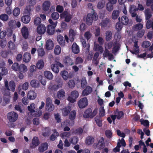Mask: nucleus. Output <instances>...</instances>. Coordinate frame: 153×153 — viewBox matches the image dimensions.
Returning <instances> with one entry per match:
<instances>
[{
	"mask_svg": "<svg viewBox=\"0 0 153 153\" xmlns=\"http://www.w3.org/2000/svg\"><path fill=\"white\" fill-rule=\"evenodd\" d=\"M97 19V14L92 10L91 13H89L87 14L86 22L88 25H90L92 24L93 20H96Z\"/></svg>",
	"mask_w": 153,
	"mask_h": 153,
	"instance_id": "nucleus-1",
	"label": "nucleus"
},
{
	"mask_svg": "<svg viewBox=\"0 0 153 153\" xmlns=\"http://www.w3.org/2000/svg\"><path fill=\"white\" fill-rule=\"evenodd\" d=\"M79 96V93L76 91H74L71 93L69 95L67 100L71 103H74L76 101V99Z\"/></svg>",
	"mask_w": 153,
	"mask_h": 153,
	"instance_id": "nucleus-2",
	"label": "nucleus"
},
{
	"mask_svg": "<svg viewBox=\"0 0 153 153\" xmlns=\"http://www.w3.org/2000/svg\"><path fill=\"white\" fill-rule=\"evenodd\" d=\"M4 85L7 89L3 90L2 91H13L15 87V84L14 82L11 81L9 82L7 80L4 81Z\"/></svg>",
	"mask_w": 153,
	"mask_h": 153,
	"instance_id": "nucleus-3",
	"label": "nucleus"
},
{
	"mask_svg": "<svg viewBox=\"0 0 153 153\" xmlns=\"http://www.w3.org/2000/svg\"><path fill=\"white\" fill-rule=\"evenodd\" d=\"M97 113V110L95 109L92 112V110L91 109H87L84 112L83 117L85 118H93L95 116Z\"/></svg>",
	"mask_w": 153,
	"mask_h": 153,
	"instance_id": "nucleus-4",
	"label": "nucleus"
},
{
	"mask_svg": "<svg viewBox=\"0 0 153 153\" xmlns=\"http://www.w3.org/2000/svg\"><path fill=\"white\" fill-rule=\"evenodd\" d=\"M18 115L14 111L10 112L7 115V119L11 123L16 121L18 119Z\"/></svg>",
	"mask_w": 153,
	"mask_h": 153,
	"instance_id": "nucleus-5",
	"label": "nucleus"
},
{
	"mask_svg": "<svg viewBox=\"0 0 153 153\" xmlns=\"http://www.w3.org/2000/svg\"><path fill=\"white\" fill-rule=\"evenodd\" d=\"M77 104L78 106L80 108H85L88 105V100L86 97L82 98L78 101Z\"/></svg>",
	"mask_w": 153,
	"mask_h": 153,
	"instance_id": "nucleus-6",
	"label": "nucleus"
},
{
	"mask_svg": "<svg viewBox=\"0 0 153 153\" xmlns=\"http://www.w3.org/2000/svg\"><path fill=\"white\" fill-rule=\"evenodd\" d=\"M126 145V143L124 139L122 138L121 140H119L117 146L113 149V151L115 152H118L120 151V149L121 146H125Z\"/></svg>",
	"mask_w": 153,
	"mask_h": 153,
	"instance_id": "nucleus-7",
	"label": "nucleus"
},
{
	"mask_svg": "<svg viewBox=\"0 0 153 153\" xmlns=\"http://www.w3.org/2000/svg\"><path fill=\"white\" fill-rule=\"evenodd\" d=\"M60 17L61 18L65 19L66 22H69L72 18V16L69 12L65 11L60 14Z\"/></svg>",
	"mask_w": 153,
	"mask_h": 153,
	"instance_id": "nucleus-8",
	"label": "nucleus"
},
{
	"mask_svg": "<svg viewBox=\"0 0 153 153\" xmlns=\"http://www.w3.org/2000/svg\"><path fill=\"white\" fill-rule=\"evenodd\" d=\"M16 36L14 34L12 35V39L13 42H12L11 40H10L8 42L7 46L8 48L11 50H14L16 48V46L14 44L16 41Z\"/></svg>",
	"mask_w": 153,
	"mask_h": 153,
	"instance_id": "nucleus-9",
	"label": "nucleus"
},
{
	"mask_svg": "<svg viewBox=\"0 0 153 153\" xmlns=\"http://www.w3.org/2000/svg\"><path fill=\"white\" fill-rule=\"evenodd\" d=\"M30 14L25 13L23 12V15L21 18V21L25 24L28 23L30 20Z\"/></svg>",
	"mask_w": 153,
	"mask_h": 153,
	"instance_id": "nucleus-10",
	"label": "nucleus"
},
{
	"mask_svg": "<svg viewBox=\"0 0 153 153\" xmlns=\"http://www.w3.org/2000/svg\"><path fill=\"white\" fill-rule=\"evenodd\" d=\"M98 143L96 145V148L98 149H101L103 148L105 146L104 140L102 137H99L98 139Z\"/></svg>",
	"mask_w": 153,
	"mask_h": 153,
	"instance_id": "nucleus-11",
	"label": "nucleus"
},
{
	"mask_svg": "<svg viewBox=\"0 0 153 153\" xmlns=\"http://www.w3.org/2000/svg\"><path fill=\"white\" fill-rule=\"evenodd\" d=\"M46 30L45 26L44 25L41 24L38 25L36 29L37 33L39 34H43Z\"/></svg>",
	"mask_w": 153,
	"mask_h": 153,
	"instance_id": "nucleus-12",
	"label": "nucleus"
},
{
	"mask_svg": "<svg viewBox=\"0 0 153 153\" xmlns=\"http://www.w3.org/2000/svg\"><path fill=\"white\" fill-rule=\"evenodd\" d=\"M51 5V3L49 1H44L42 4V10L46 11L48 10Z\"/></svg>",
	"mask_w": 153,
	"mask_h": 153,
	"instance_id": "nucleus-13",
	"label": "nucleus"
},
{
	"mask_svg": "<svg viewBox=\"0 0 153 153\" xmlns=\"http://www.w3.org/2000/svg\"><path fill=\"white\" fill-rule=\"evenodd\" d=\"M92 91V88L89 86H87L82 91V94L83 96H86L90 94Z\"/></svg>",
	"mask_w": 153,
	"mask_h": 153,
	"instance_id": "nucleus-14",
	"label": "nucleus"
},
{
	"mask_svg": "<svg viewBox=\"0 0 153 153\" xmlns=\"http://www.w3.org/2000/svg\"><path fill=\"white\" fill-rule=\"evenodd\" d=\"M76 34L77 32L76 30L72 29H70L69 33V37L71 42H73V41L74 37Z\"/></svg>",
	"mask_w": 153,
	"mask_h": 153,
	"instance_id": "nucleus-15",
	"label": "nucleus"
},
{
	"mask_svg": "<svg viewBox=\"0 0 153 153\" xmlns=\"http://www.w3.org/2000/svg\"><path fill=\"white\" fill-rule=\"evenodd\" d=\"M40 44L41 45H39V48L37 49V52L38 53V56H39L42 57L45 55V52L43 48L41 47V46L43 45V43L41 42H40Z\"/></svg>",
	"mask_w": 153,
	"mask_h": 153,
	"instance_id": "nucleus-16",
	"label": "nucleus"
},
{
	"mask_svg": "<svg viewBox=\"0 0 153 153\" xmlns=\"http://www.w3.org/2000/svg\"><path fill=\"white\" fill-rule=\"evenodd\" d=\"M54 44L52 41L48 39L46 42L45 45L46 49L48 50H52L53 48Z\"/></svg>",
	"mask_w": 153,
	"mask_h": 153,
	"instance_id": "nucleus-17",
	"label": "nucleus"
},
{
	"mask_svg": "<svg viewBox=\"0 0 153 153\" xmlns=\"http://www.w3.org/2000/svg\"><path fill=\"white\" fill-rule=\"evenodd\" d=\"M39 142L38 138L36 137H34L30 144V147L32 148H34L37 146L39 144Z\"/></svg>",
	"mask_w": 153,
	"mask_h": 153,
	"instance_id": "nucleus-18",
	"label": "nucleus"
},
{
	"mask_svg": "<svg viewBox=\"0 0 153 153\" xmlns=\"http://www.w3.org/2000/svg\"><path fill=\"white\" fill-rule=\"evenodd\" d=\"M4 94V100L7 103H8L10 101V93L8 91H2Z\"/></svg>",
	"mask_w": 153,
	"mask_h": 153,
	"instance_id": "nucleus-19",
	"label": "nucleus"
},
{
	"mask_svg": "<svg viewBox=\"0 0 153 153\" xmlns=\"http://www.w3.org/2000/svg\"><path fill=\"white\" fill-rule=\"evenodd\" d=\"M71 110V107L70 106H67L62 110V114L64 116H67L69 114Z\"/></svg>",
	"mask_w": 153,
	"mask_h": 153,
	"instance_id": "nucleus-20",
	"label": "nucleus"
},
{
	"mask_svg": "<svg viewBox=\"0 0 153 153\" xmlns=\"http://www.w3.org/2000/svg\"><path fill=\"white\" fill-rule=\"evenodd\" d=\"M57 98L60 100L64 99L65 97V91L62 89L59 90L57 92Z\"/></svg>",
	"mask_w": 153,
	"mask_h": 153,
	"instance_id": "nucleus-21",
	"label": "nucleus"
},
{
	"mask_svg": "<svg viewBox=\"0 0 153 153\" xmlns=\"http://www.w3.org/2000/svg\"><path fill=\"white\" fill-rule=\"evenodd\" d=\"M21 32L24 38L25 39H27L29 35L28 28L26 27H23L22 29Z\"/></svg>",
	"mask_w": 153,
	"mask_h": 153,
	"instance_id": "nucleus-22",
	"label": "nucleus"
},
{
	"mask_svg": "<svg viewBox=\"0 0 153 153\" xmlns=\"http://www.w3.org/2000/svg\"><path fill=\"white\" fill-rule=\"evenodd\" d=\"M36 94L34 91L31 90L28 92L27 97L30 100H34L36 98Z\"/></svg>",
	"mask_w": 153,
	"mask_h": 153,
	"instance_id": "nucleus-23",
	"label": "nucleus"
},
{
	"mask_svg": "<svg viewBox=\"0 0 153 153\" xmlns=\"http://www.w3.org/2000/svg\"><path fill=\"white\" fill-rule=\"evenodd\" d=\"M57 40L59 43L62 46H64L65 45L64 39L62 36L59 35L57 36Z\"/></svg>",
	"mask_w": 153,
	"mask_h": 153,
	"instance_id": "nucleus-24",
	"label": "nucleus"
},
{
	"mask_svg": "<svg viewBox=\"0 0 153 153\" xmlns=\"http://www.w3.org/2000/svg\"><path fill=\"white\" fill-rule=\"evenodd\" d=\"M28 70L27 67L25 64H22L19 65V73H25Z\"/></svg>",
	"mask_w": 153,
	"mask_h": 153,
	"instance_id": "nucleus-25",
	"label": "nucleus"
},
{
	"mask_svg": "<svg viewBox=\"0 0 153 153\" xmlns=\"http://www.w3.org/2000/svg\"><path fill=\"white\" fill-rule=\"evenodd\" d=\"M137 8H136V7L134 5H131L130 7L129 12L131 14L132 17H134L136 15L135 12L137 11Z\"/></svg>",
	"mask_w": 153,
	"mask_h": 153,
	"instance_id": "nucleus-26",
	"label": "nucleus"
},
{
	"mask_svg": "<svg viewBox=\"0 0 153 153\" xmlns=\"http://www.w3.org/2000/svg\"><path fill=\"white\" fill-rule=\"evenodd\" d=\"M45 62L42 59L39 60L36 62V67L39 69H42L44 67Z\"/></svg>",
	"mask_w": 153,
	"mask_h": 153,
	"instance_id": "nucleus-27",
	"label": "nucleus"
},
{
	"mask_svg": "<svg viewBox=\"0 0 153 153\" xmlns=\"http://www.w3.org/2000/svg\"><path fill=\"white\" fill-rule=\"evenodd\" d=\"M60 74L65 80H67L68 78H70L68 73L66 71H62L61 72Z\"/></svg>",
	"mask_w": 153,
	"mask_h": 153,
	"instance_id": "nucleus-28",
	"label": "nucleus"
},
{
	"mask_svg": "<svg viewBox=\"0 0 153 153\" xmlns=\"http://www.w3.org/2000/svg\"><path fill=\"white\" fill-rule=\"evenodd\" d=\"M72 51L75 54H77L79 52V49L78 45L75 43H74L72 45Z\"/></svg>",
	"mask_w": 153,
	"mask_h": 153,
	"instance_id": "nucleus-29",
	"label": "nucleus"
},
{
	"mask_svg": "<svg viewBox=\"0 0 153 153\" xmlns=\"http://www.w3.org/2000/svg\"><path fill=\"white\" fill-rule=\"evenodd\" d=\"M48 147V145L47 143L42 144L39 148V150L41 152H43L46 150Z\"/></svg>",
	"mask_w": 153,
	"mask_h": 153,
	"instance_id": "nucleus-30",
	"label": "nucleus"
},
{
	"mask_svg": "<svg viewBox=\"0 0 153 153\" xmlns=\"http://www.w3.org/2000/svg\"><path fill=\"white\" fill-rule=\"evenodd\" d=\"M30 86L34 88H38L39 87L40 84L36 80L33 79L30 83Z\"/></svg>",
	"mask_w": 153,
	"mask_h": 153,
	"instance_id": "nucleus-31",
	"label": "nucleus"
},
{
	"mask_svg": "<svg viewBox=\"0 0 153 153\" xmlns=\"http://www.w3.org/2000/svg\"><path fill=\"white\" fill-rule=\"evenodd\" d=\"M130 52L133 54H137L139 52V47L137 45V42H134V44L133 47V50L131 51Z\"/></svg>",
	"mask_w": 153,
	"mask_h": 153,
	"instance_id": "nucleus-32",
	"label": "nucleus"
},
{
	"mask_svg": "<svg viewBox=\"0 0 153 153\" xmlns=\"http://www.w3.org/2000/svg\"><path fill=\"white\" fill-rule=\"evenodd\" d=\"M48 88L49 90L51 91H56L58 89L56 85L53 84L51 82L48 85Z\"/></svg>",
	"mask_w": 153,
	"mask_h": 153,
	"instance_id": "nucleus-33",
	"label": "nucleus"
},
{
	"mask_svg": "<svg viewBox=\"0 0 153 153\" xmlns=\"http://www.w3.org/2000/svg\"><path fill=\"white\" fill-rule=\"evenodd\" d=\"M65 120L64 122L62 123V126L63 127L65 126L69 125L70 126H73L74 124V120Z\"/></svg>",
	"mask_w": 153,
	"mask_h": 153,
	"instance_id": "nucleus-34",
	"label": "nucleus"
},
{
	"mask_svg": "<svg viewBox=\"0 0 153 153\" xmlns=\"http://www.w3.org/2000/svg\"><path fill=\"white\" fill-rule=\"evenodd\" d=\"M120 11L119 10H114L111 15V18L113 19H117L120 15Z\"/></svg>",
	"mask_w": 153,
	"mask_h": 153,
	"instance_id": "nucleus-35",
	"label": "nucleus"
},
{
	"mask_svg": "<svg viewBox=\"0 0 153 153\" xmlns=\"http://www.w3.org/2000/svg\"><path fill=\"white\" fill-rule=\"evenodd\" d=\"M30 58V53H26L24 55L23 59L24 62L27 63L29 62Z\"/></svg>",
	"mask_w": 153,
	"mask_h": 153,
	"instance_id": "nucleus-36",
	"label": "nucleus"
},
{
	"mask_svg": "<svg viewBox=\"0 0 153 153\" xmlns=\"http://www.w3.org/2000/svg\"><path fill=\"white\" fill-rule=\"evenodd\" d=\"M51 68L52 71L55 73H58L59 72V68L56 63L51 65Z\"/></svg>",
	"mask_w": 153,
	"mask_h": 153,
	"instance_id": "nucleus-37",
	"label": "nucleus"
},
{
	"mask_svg": "<svg viewBox=\"0 0 153 153\" xmlns=\"http://www.w3.org/2000/svg\"><path fill=\"white\" fill-rule=\"evenodd\" d=\"M56 27L52 26L51 25H49L48 26L47 33L49 34L52 35L54 33V28Z\"/></svg>",
	"mask_w": 153,
	"mask_h": 153,
	"instance_id": "nucleus-38",
	"label": "nucleus"
},
{
	"mask_svg": "<svg viewBox=\"0 0 153 153\" xmlns=\"http://www.w3.org/2000/svg\"><path fill=\"white\" fill-rule=\"evenodd\" d=\"M45 76L49 79H51L53 77V75L51 72L48 71H45L44 73Z\"/></svg>",
	"mask_w": 153,
	"mask_h": 153,
	"instance_id": "nucleus-39",
	"label": "nucleus"
},
{
	"mask_svg": "<svg viewBox=\"0 0 153 153\" xmlns=\"http://www.w3.org/2000/svg\"><path fill=\"white\" fill-rule=\"evenodd\" d=\"M7 69L4 66H0V76L5 75L7 74Z\"/></svg>",
	"mask_w": 153,
	"mask_h": 153,
	"instance_id": "nucleus-40",
	"label": "nucleus"
},
{
	"mask_svg": "<svg viewBox=\"0 0 153 153\" xmlns=\"http://www.w3.org/2000/svg\"><path fill=\"white\" fill-rule=\"evenodd\" d=\"M103 56L104 57L108 56V59L110 60H112L113 59V56L111 53H109L108 51L107 50H105Z\"/></svg>",
	"mask_w": 153,
	"mask_h": 153,
	"instance_id": "nucleus-41",
	"label": "nucleus"
},
{
	"mask_svg": "<svg viewBox=\"0 0 153 153\" xmlns=\"http://www.w3.org/2000/svg\"><path fill=\"white\" fill-rule=\"evenodd\" d=\"M0 19L3 22H7L9 19V16L5 13L1 14L0 15Z\"/></svg>",
	"mask_w": 153,
	"mask_h": 153,
	"instance_id": "nucleus-42",
	"label": "nucleus"
},
{
	"mask_svg": "<svg viewBox=\"0 0 153 153\" xmlns=\"http://www.w3.org/2000/svg\"><path fill=\"white\" fill-rule=\"evenodd\" d=\"M64 62L67 65H73V62L72 59L69 57H66L64 60Z\"/></svg>",
	"mask_w": 153,
	"mask_h": 153,
	"instance_id": "nucleus-43",
	"label": "nucleus"
},
{
	"mask_svg": "<svg viewBox=\"0 0 153 153\" xmlns=\"http://www.w3.org/2000/svg\"><path fill=\"white\" fill-rule=\"evenodd\" d=\"M145 13L146 19V20H149L152 16L150 9H146L145 11Z\"/></svg>",
	"mask_w": 153,
	"mask_h": 153,
	"instance_id": "nucleus-44",
	"label": "nucleus"
},
{
	"mask_svg": "<svg viewBox=\"0 0 153 153\" xmlns=\"http://www.w3.org/2000/svg\"><path fill=\"white\" fill-rule=\"evenodd\" d=\"M94 49L96 51L100 52L101 53H102L103 50L102 47L96 43H94Z\"/></svg>",
	"mask_w": 153,
	"mask_h": 153,
	"instance_id": "nucleus-45",
	"label": "nucleus"
},
{
	"mask_svg": "<svg viewBox=\"0 0 153 153\" xmlns=\"http://www.w3.org/2000/svg\"><path fill=\"white\" fill-rule=\"evenodd\" d=\"M20 10L18 7L15 8L13 10V13L15 16H18L20 14Z\"/></svg>",
	"mask_w": 153,
	"mask_h": 153,
	"instance_id": "nucleus-46",
	"label": "nucleus"
},
{
	"mask_svg": "<svg viewBox=\"0 0 153 153\" xmlns=\"http://www.w3.org/2000/svg\"><path fill=\"white\" fill-rule=\"evenodd\" d=\"M105 4V2L104 0L100 1L98 3L97 7L98 9H102L104 7Z\"/></svg>",
	"mask_w": 153,
	"mask_h": 153,
	"instance_id": "nucleus-47",
	"label": "nucleus"
},
{
	"mask_svg": "<svg viewBox=\"0 0 153 153\" xmlns=\"http://www.w3.org/2000/svg\"><path fill=\"white\" fill-rule=\"evenodd\" d=\"M105 39L107 41H109L112 38V33L110 31H107L105 33Z\"/></svg>",
	"mask_w": 153,
	"mask_h": 153,
	"instance_id": "nucleus-48",
	"label": "nucleus"
},
{
	"mask_svg": "<svg viewBox=\"0 0 153 153\" xmlns=\"http://www.w3.org/2000/svg\"><path fill=\"white\" fill-rule=\"evenodd\" d=\"M121 22L123 25H126L128 24V19L127 17L123 16L121 18Z\"/></svg>",
	"mask_w": 153,
	"mask_h": 153,
	"instance_id": "nucleus-49",
	"label": "nucleus"
},
{
	"mask_svg": "<svg viewBox=\"0 0 153 153\" xmlns=\"http://www.w3.org/2000/svg\"><path fill=\"white\" fill-rule=\"evenodd\" d=\"M61 52V48L60 46L57 45L56 46L54 49V53L56 55H59Z\"/></svg>",
	"mask_w": 153,
	"mask_h": 153,
	"instance_id": "nucleus-50",
	"label": "nucleus"
},
{
	"mask_svg": "<svg viewBox=\"0 0 153 153\" xmlns=\"http://www.w3.org/2000/svg\"><path fill=\"white\" fill-rule=\"evenodd\" d=\"M78 141V139L76 137H72L70 139V143L73 144L77 143Z\"/></svg>",
	"mask_w": 153,
	"mask_h": 153,
	"instance_id": "nucleus-51",
	"label": "nucleus"
},
{
	"mask_svg": "<svg viewBox=\"0 0 153 153\" xmlns=\"http://www.w3.org/2000/svg\"><path fill=\"white\" fill-rule=\"evenodd\" d=\"M94 141V140L93 137H88L86 140L85 143L89 145L93 143Z\"/></svg>",
	"mask_w": 153,
	"mask_h": 153,
	"instance_id": "nucleus-52",
	"label": "nucleus"
},
{
	"mask_svg": "<svg viewBox=\"0 0 153 153\" xmlns=\"http://www.w3.org/2000/svg\"><path fill=\"white\" fill-rule=\"evenodd\" d=\"M109 22V19L107 18H105L100 23V25L102 27H105L108 25Z\"/></svg>",
	"mask_w": 153,
	"mask_h": 153,
	"instance_id": "nucleus-53",
	"label": "nucleus"
},
{
	"mask_svg": "<svg viewBox=\"0 0 153 153\" xmlns=\"http://www.w3.org/2000/svg\"><path fill=\"white\" fill-rule=\"evenodd\" d=\"M19 65L17 63H14L12 65L11 68L15 71H19Z\"/></svg>",
	"mask_w": 153,
	"mask_h": 153,
	"instance_id": "nucleus-54",
	"label": "nucleus"
},
{
	"mask_svg": "<svg viewBox=\"0 0 153 153\" xmlns=\"http://www.w3.org/2000/svg\"><path fill=\"white\" fill-rule=\"evenodd\" d=\"M110 2H108L106 4V8L107 10L109 11H111L114 9L113 5Z\"/></svg>",
	"mask_w": 153,
	"mask_h": 153,
	"instance_id": "nucleus-55",
	"label": "nucleus"
},
{
	"mask_svg": "<svg viewBox=\"0 0 153 153\" xmlns=\"http://www.w3.org/2000/svg\"><path fill=\"white\" fill-rule=\"evenodd\" d=\"M35 108V105L34 103H32L27 107L28 110L31 112H34V109Z\"/></svg>",
	"mask_w": 153,
	"mask_h": 153,
	"instance_id": "nucleus-56",
	"label": "nucleus"
},
{
	"mask_svg": "<svg viewBox=\"0 0 153 153\" xmlns=\"http://www.w3.org/2000/svg\"><path fill=\"white\" fill-rule=\"evenodd\" d=\"M58 135V133L56 131V130H53V133L52 134L50 140L54 141Z\"/></svg>",
	"mask_w": 153,
	"mask_h": 153,
	"instance_id": "nucleus-57",
	"label": "nucleus"
},
{
	"mask_svg": "<svg viewBox=\"0 0 153 153\" xmlns=\"http://www.w3.org/2000/svg\"><path fill=\"white\" fill-rule=\"evenodd\" d=\"M146 27L148 29L152 28L153 29V21L148 20L146 22Z\"/></svg>",
	"mask_w": 153,
	"mask_h": 153,
	"instance_id": "nucleus-58",
	"label": "nucleus"
},
{
	"mask_svg": "<svg viewBox=\"0 0 153 153\" xmlns=\"http://www.w3.org/2000/svg\"><path fill=\"white\" fill-rule=\"evenodd\" d=\"M68 85L69 88H73L75 86V83L74 80H70L68 82Z\"/></svg>",
	"mask_w": 153,
	"mask_h": 153,
	"instance_id": "nucleus-59",
	"label": "nucleus"
},
{
	"mask_svg": "<svg viewBox=\"0 0 153 153\" xmlns=\"http://www.w3.org/2000/svg\"><path fill=\"white\" fill-rule=\"evenodd\" d=\"M59 17V14L56 12H53L51 14L52 18L54 20H56L58 19Z\"/></svg>",
	"mask_w": 153,
	"mask_h": 153,
	"instance_id": "nucleus-60",
	"label": "nucleus"
},
{
	"mask_svg": "<svg viewBox=\"0 0 153 153\" xmlns=\"http://www.w3.org/2000/svg\"><path fill=\"white\" fill-rule=\"evenodd\" d=\"M71 136V133L70 132H64L62 133L60 135V136L63 138L67 139L68 138Z\"/></svg>",
	"mask_w": 153,
	"mask_h": 153,
	"instance_id": "nucleus-61",
	"label": "nucleus"
},
{
	"mask_svg": "<svg viewBox=\"0 0 153 153\" xmlns=\"http://www.w3.org/2000/svg\"><path fill=\"white\" fill-rule=\"evenodd\" d=\"M76 112L75 111L73 110L70 113L69 118L70 119L74 120L75 118Z\"/></svg>",
	"mask_w": 153,
	"mask_h": 153,
	"instance_id": "nucleus-62",
	"label": "nucleus"
},
{
	"mask_svg": "<svg viewBox=\"0 0 153 153\" xmlns=\"http://www.w3.org/2000/svg\"><path fill=\"white\" fill-rule=\"evenodd\" d=\"M115 114L118 119H120L124 114L123 112L122 111H117Z\"/></svg>",
	"mask_w": 153,
	"mask_h": 153,
	"instance_id": "nucleus-63",
	"label": "nucleus"
},
{
	"mask_svg": "<svg viewBox=\"0 0 153 153\" xmlns=\"http://www.w3.org/2000/svg\"><path fill=\"white\" fill-rule=\"evenodd\" d=\"M81 86L83 88L87 85L86 79L85 77L82 78L81 81Z\"/></svg>",
	"mask_w": 153,
	"mask_h": 153,
	"instance_id": "nucleus-64",
	"label": "nucleus"
}]
</instances>
